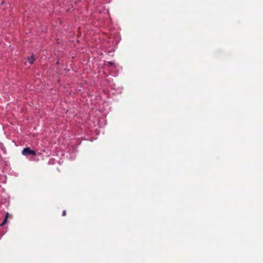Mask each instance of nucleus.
<instances>
[{"mask_svg": "<svg viewBox=\"0 0 263 263\" xmlns=\"http://www.w3.org/2000/svg\"><path fill=\"white\" fill-rule=\"evenodd\" d=\"M9 216V213H8V212L6 213L4 221H3V222L2 223L0 224L1 227H3L5 224H6V223L7 222V220H8V218Z\"/></svg>", "mask_w": 263, "mask_h": 263, "instance_id": "f03ea898", "label": "nucleus"}, {"mask_svg": "<svg viewBox=\"0 0 263 263\" xmlns=\"http://www.w3.org/2000/svg\"><path fill=\"white\" fill-rule=\"evenodd\" d=\"M66 215V212L65 210L63 211L62 212V216H65Z\"/></svg>", "mask_w": 263, "mask_h": 263, "instance_id": "20e7f679", "label": "nucleus"}, {"mask_svg": "<svg viewBox=\"0 0 263 263\" xmlns=\"http://www.w3.org/2000/svg\"><path fill=\"white\" fill-rule=\"evenodd\" d=\"M108 64H109V65H110V66H112V65H113L114 63H113V62H108Z\"/></svg>", "mask_w": 263, "mask_h": 263, "instance_id": "39448f33", "label": "nucleus"}, {"mask_svg": "<svg viewBox=\"0 0 263 263\" xmlns=\"http://www.w3.org/2000/svg\"><path fill=\"white\" fill-rule=\"evenodd\" d=\"M22 153L23 155L26 156H30V155H32V156H35L36 155V152L34 150L31 149H30V147H28L24 148L23 149Z\"/></svg>", "mask_w": 263, "mask_h": 263, "instance_id": "f257e3e1", "label": "nucleus"}, {"mask_svg": "<svg viewBox=\"0 0 263 263\" xmlns=\"http://www.w3.org/2000/svg\"><path fill=\"white\" fill-rule=\"evenodd\" d=\"M34 60V55L32 54L30 57L28 58V61L30 64H32Z\"/></svg>", "mask_w": 263, "mask_h": 263, "instance_id": "7ed1b4c3", "label": "nucleus"}]
</instances>
